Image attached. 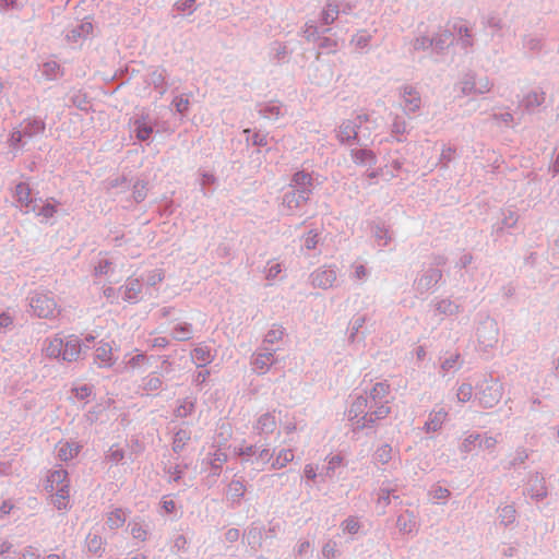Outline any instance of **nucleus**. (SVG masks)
I'll return each mask as SVG.
<instances>
[{"mask_svg":"<svg viewBox=\"0 0 559 559\" xmlns=\"http://www.w3.org/2000/svg\"><path fill=\"white\" fill-rule=\"evenodd\" d=\"M174 105L179 112H185L189 107V100L183 97H178L175 99Z\"/></svg>","mask_w":559,"mask_h":559,"instance_id":"59","label":"nucleus"},{"mask_svg":"<svg viewBox=\"0 0 559 559\" xmlns=\"http://www.w3.org/2000/svg\"><path fill=\"white\" fill-rule=\"evenodd\" d=\"M246 492L245 484L239 479H233L227 489V493L233 501L239 502Z\"/></svg>","mask_w":559,"mask_h":559,"instance_id":"27","label":"nucleus"},{"mask_svg":"<svg viewBox=\"0 0 559 559\" xmlns=\"http://www.w3.org/2000/svg\"><path fill=\"white\" fill-rule=\"evenodd\" d=\"M499 522L504 527H508L516 521V509L513 504L500 506L497 509Z\"/></svg>","mask_w":559,"mask_h":559,"instance_id":"19","label":"nucleus"},{"mask_svg":"<svg viewBox=\"0 0 559 559\" xmlns=\"http://www.w3.org/2000/svg\"><path fill=\"white\" fill-rule=\"evenodd\" d=\"M528 451L525 448H518L510 461V466L515 467L523 464L528 459Z\"/></svg>","mask_w":559,"mask_h":559,"instance_id":"42","label":"nucleus"},{"mask_svg":"<svg viewBox=\"0 0 559 559\" xmlns=\"http://www.w3.org/2000/svg\"><path fill=\"white\" fill-rule=\"evenodd\" d=\"M188 540L183 535H178L174 540V548L177 551H185L187 549Z\"/></svg>","mask_w":559,"mask_h":559,"instance_id":"55","label":"nucleus"},{"mask_svg":"<svg viewBox=\"0 0 559 559\" xmlns=\"http://www.w3.org/2000/svg\"><path fill=\"white\" fill-rule=\"evenodd\" d=\"M163 386V381L160 377L155 373H151L143 379L142 388L146 392H155L160 390Z\"/></svg>","mask_w":559,"mask_h":559,"instance_id":"33","label":"nucleus"},{"mask_svg":"<svg viewBox=\"0 0 559 559\" xmlns=\"http://www.w3.org/2000/svg\"><path fill=\"white\" fill-rule=\"evenodd\" d=\"M342 531L344 533L355 535L359 532L361 524L355 516H348L341 523Z\"/></svg>","mask_w":559,"mask_h":559,"instance_id":"35","label":"nucleus"},{"mask_svg":"<svg viewBox=\"0 0 559 559\" xmlns=\"http://www.w3.org/2000/svg\"><path fill=\"white\" fill-rule=\"evenodd\" d=\"M13 545L11 542L4 539V540H1L0 542V556L4 555V554H8L9 551H11Z\"/></svg>","mask_w":559,"mask_h":559,"instance_id":"64","label":"nucleus"},{"mask_svg":"<svg viewBox=\"0 0 559 559\" xmlns=\"http://www.w3.org/2000/svg\"><path fill=\"white\" fill-rule=\"evenodd\" d=\"M403 97L405 99V108L409 111H416L420 106V97L412 87L403 88Z\"/></svg>","mask_w":559,"mask_h":559,"instance_id":"23","label":"nucleus"},{"mask_svg":"<svg viewBox=\"0 0 559 559\" xmlns=\"http://www.w3.org/2000/svg\"><path fill=\"white\" fill-rule=\"evenodd\" d=\"M85 544L90 552L98 555L102 554L104 540L99 535L90 533L86 536Z\"/></svg>","mask_w":559,"mask_h":559,"instance_id":"31","label":"nucleus"},{"mask_svg":"<svg viewBox=\"0 0 559 559\" xmlns=\"http://www.w3.org/2000/svg\"><path fill=\"white\" fill-rule=\"evenodd\" d=\"M94 360L99 368H110L115 364L111 346L108 343L98 345Z\"/></svg>","mask_w":559,"mask_h":559,"instance_id":"14","label":"nucleus"},{"mask_svg":"<svg viewBox=\"0 0 559 559\" xmlns=\"http://www.w3.org/2000/svg\"><path fill=\"white\" fill-rule=\"evenodd\" d=\"M390 394V384L386 382H377L366 397L370 400V403H377L378 405H388V396Z\"/></svg>","mask_w":559,"mask_h":559,"instance_id":"12","label":"nucleus"},{"mask_svg":"<svg viewBox=\"0 0 559 559\" xmlns=\"http://www.w3.org/2000/svg\"><path fill=\"white\" fill-rule=\"evenodd\" d=\"M293 182L297 187H302V190L294 191L286 195L285 201L289 209H297L301 203H306L309 199L310 187L312 186V177L305 171H297L293 177Z\"/></svg>","mask_w":559,"mask_h":559,"instance_id":"4","label":"nucleus"},{"mask_svg":"<svg viewBox=\"0 0 559 559\" xmlns=\"http://www.w3.org/2000/svg\"><path fill=\"white\" fill-rule=\"evenodd\" d=\"M304 475L309 480H314L318 477V466L313 464H306L304 467Z\"/></svg>","mask_w":559,"mask_h":559,"instance_id":"52","label":"nucleus"},{"mask_svg":"<svg viewBox=\"0 0 559 559\" xmlns=\"http://www.w3.org/2000/svg\"><path fill=\"white\" fill-rule=\"evenodd\" d=\"M194 409V403L188 399L183 400L176 409V416L187 417Z\"/></svg>","mask_w":559,"mask_h":559,"instance_id":"44","label":"nucleus"},{"mask_svg":"<svg viewBox=\"0 0 559 559\" xmlns=\"http://www.w3.org/2000/svg\"><path fill=\"white\" fill-rule=\"evenodd\" d=\"M475 400L481 408H492L499 404L503 394L504 388L498 380H484L476 386Z\"/></svg>","mask_w":559,"mask_h":559,"instance_id":"3","label":"nucleus"},{"mask_svg":"<svg viewBox=\"0 0 559 559\" xmlns=\"http://www.w3.org/2000/svg\"><path fill=\"white\" fill-rule=\"evenodd\" d=\"M310 548H311V545H310V542L308 540H300L297 545V547L295 548V556L296 557H305V556H308L310 554Z\"/></svg>","mask_w":559,"mask_h":559,"instance_id":"48","label":"nucleus"},{"mask_svg":"<svg viewBox=\"0 0 559 559\" xmlns=\"http://www.w3.org/2000/svg\"><path fill=\"white\" fill-rule=\"evenodd\" d=\"M393 448L389 443L381 444L373 453L376 463L388 464L393 459Z\"/></svg>","mask_w":559,"mask_h":559,"instance_id":"24","label":"nucleus"},{"mask_svg":"<svg viewBox=\"0 0 559 559\" xmlns=\"http://www.w3.org/2000/svg\"><path fill=\"white\" fill-rule=\"evenodd\" d=\"M530 481L531 486L528 493L531 498L535 501L544 500L548 495L545 478L540 475V473L535 472L531 475Z\"/></svg>","mask_w":559,"mask_h":559,"instance_id":"11","label":"nucleus"},{"mask_svg":"<svg viewBox=\"0 0 559 559\" xmlns=\"http://www.w3.org/2000/svg\"><path fill=\"white\" fill-rule=\"evenodd\" d=\"M152 348H164L168 345V340L164 336L155 337L148 341Z\"/></svg>","mask_w":559,"mask_h":559,"instance_id":"58","label":"nucleus"},{"mask_svg":"<svg viewBox=\"0 0 559 559\" xmlns=\"http://www.w3.org/2000/svg\"><path fill=\"white\" fill-rule=\"evenodd\" d=\"M459 359H460V355L459 354H453L451 355L449 358H447L442 365H441V369L444 371V372H449L451 370H455L459 368Z\"/></svg>","mask_w":559,"mask_h":559,"instance_id":"46","label":"nucleus"},{"mask_svg":"<svg viewBox=\"0 0 559 559\" xmlns=\"http://www.w3.org/2000/svg\"><path fill=\"white\" fill-rule=\"evenodd\" d=\"M123 451L120 449H110L109 457L112 462H119L123 459Z\"/></svg>","mask_w":559,"mask_h":559,"instance_id":"63","label":"nucleus"},{"mask_svg":"<svg viewBox=\"0 0 559 559\" xmlns=\"http://www.w3.org/2000/svg\"><path fill=\"white\" fill-rule=\"evenodd\" d=\"M277 427L276 411L262 414L255 421L253 428L259 435H270Z\"/></svg>","mask_w":559,"mask_h":559,"instance_id":"10","label":"nucleus"},{"mask_svg":"<svg viewBox=\"0 0 559 559\" xmlns=\"http://www.w3.org/2000/svg\"><path fill=\"white\" fill-rule=\"evenodd\" d=\"M392 490L381 487L378 491L377 506L384 512L386 507L390 506L391 499L400 500L397 495H391Z\"/></svg>","mask_w":559,"mask_h":559,"instance_id":"30","label":"nucleus"},{"mask_svg":"<svg viewBox=\"0 0 559 559\" xmlns=\"http://www.w3.org/2000/svg\"><path fill=\"white\" fill-rule=\"evenodd\" d=\"M146 360V356L144 354H136L135 356L131 357L128 361V366L131 368L138 367L141 362Z\"/></svg>","mask_w":559,"mask_h":559,"instance_id":"60","label":"nucleus"},{"mask_svg":"<svg viewBox=\"0 0 559 559\" xmlns=\"http://www.w3.org/2000/svg\"><path fill=\"white\" fill-rule=\"evenodd\" d=\"M484 329H489L490 336L487 340H483V334L479 329L478 330L479 343L484 344L485 347H491L493 345V343L497 341V333H496L495 324L492 322H486V325L484 326Z\"/></svg>","mask_w":559,"mask_h":559,"instance_id":"40","label":"nucleus"},{"mask_svg":"<svg viewBox=\"0 0 559 559\" xmlns=\"http://www.w3.org/2000/svg\"><path fill=\"white\" fill-rule=\"evenodd\" d=\"M191 359L197 367H205L214 359L211 349L205 345H200L191 352Z\"/></svg>","mask_w":559,"mask_h":559,"instance_id":"17","label":"nucleus"},{"mask_svg":"<svg viewBox=\"0 0 559 559\" xmlns=\"http://www.w3.org/2000/svg\"><path fill=\"white\" fill-rule=\"evenodd\" d=\"M162 508L166 513H173L176 510V503L170 499L163 498Z\"/></svg>","mask_w":559,"mask_h":559,"instance_id":"62","label":"nucleus"},{"mask_svg":"<svg viewBox=\"0 0 559 559\" xmlns=\"http://www.w3.org/2000/svg\"><path fill=\"white\" fill-rule=\"evenodd\" d=\"M335 545L331 542L326 543L323 547H322V555L326 558V559H333L335 557Z\"/></svg>","mask_w":559,"mask_h":559,"instance_id":"56","label":"nucleus"},{"mask_svg":"<svg viewBox=\"0 0 559 559\" xmlns=\"http://www.w3.org/2000/svg\"><path fill=\"white\" fill-rule=\"evenodd\" d=\"M57 452L61 461H69L79 454L80 445L76 442H60Z\"/></svg>","mask_w":559,"mask_h":559,"instance_id":"20","label":"nucleus"},{"mask_svg":"<svg viewBox=\"0 0 559 559\" xmlns=\"http://www.w3.org/2000/svg\"><path fill=\"white\" fill-rule=\"evenodd\" d=\"M365 318L359 317L352 325V332L349 338L354 340L355 335L358 333V330L364 325Z\"/></svg>","mask_w":559,"mask_h":559,"instance_id":"61","label":"nucleus"},{"mask_svg":"<svg viewBox=\"0 0 559 559\" xmlns=\"http://www.w3.org/2000/svg\"><path fill=\"white\" fill-rule=\"evenodd\" d=\"M128 513L129 512L122 508H115L106 513V525L110 531H117L124 525Z\"/></svg>","mask_w":559,"mask_h":559,"instance_id":"16","label":"nucleus"},{"mask_svg":"<svg viewBox=\"0 0 559 559\" xmlns=\"http://www.w3.org/2000/svg\"><path fill=\"white\" fill-rule=\"evenodd\" d=\"M127 530L130 532L133 539L142 543L147 540L151 532L150 524L141 516H135L130 520Z\"/></svg>","mask_w":559,"mask_h":559,"instance_id":"9","label":"nucleus"},{"mask_svg":"<svg viewBox=\"0 0 559 559\" xmlns=\"http://www.w3.org/2000/svg\"><path fill=\"white\" fill-rule=\"evenodd\" d=\"M153 132L152 127L147 126L145 122L136 121L135 133L136 138L141 141L147 140Z\"/></svg>","mask_w":559,"mask_h":559,"instance_id":"43","label":"nucleus"},{"mask_svg":"<svg viewBox=\"0 0 559 559\" xmlns=\"http://www.w3.org/2000/svg\"><path fill=\"white\" fill-rule=\"evenodd\" d=\"M186 468H187V465H179V464L171 467L168 472L170 474V479L173 481H178L182 477Z\"/></svg>","mask_w":559,"mask_h":559,"instance_id":"51","label":"nucleus"},{"mask_svg":"<svg viewBox=\"0 0 559 559\" xmlns=\"http://www.w3.org/2000/svg\"><path fill=\"white\" fill-rule=\"evenodd\" d=\"M19 559H39V555L33 547L28 546L21 552Z\"/></svg>","mask_w":559,"mask_h":559,"instance_id":"57","label":"nucleus"},{"mask_svg":"<svg viewBox=\"0 0 559 559\" xmlns=\"http://www.w3.org/2000/svg\"><path fill=\"white\" fill-rule=\"evenodd\" d=\"M69 498H70L69 489H66V490L59 489L52 496V503L58 510L66 511L69 509Z\"/></svg>","mask_w":559,"mask_h":559,"instance_id":"29","label":"nucleus"},{"mask_svg":"<svg viewBox=\"0 0 559 559\" xmlns=\"http://www.w3.org/2000/svg\"><path fill=\"white\" fill-rule=\"evenodd\" d=\"M293 451L290 449H283L277 453L271 466L273 469H281L285 467L288 463L293 462Z\"/></svg>","mask_w":559,"mask_h":559,"instance_id":"28","label":"nucleus"},{"mask_svg":"<svg viewBox=\"0 0 559 559\" xmlns=\"http://www.w3.org/2000/svg\"><path fill=\"white\" fill-rule=\"evenodd\" d=\"M239 537H240V532L238 528H235V527L227 530V532L225 533V540L230 544L236 543L239 539Z\"/></svg>","mask_w":559,"mask_h":559,"instance_id":"54","label":"nucleus"},{"mask_svg":"<svg viewBox=\"0 0 559 559\" xmlns=\"http://www.w3.org/2000/svg\"><path fill=\"white\" fill-rule=\"evenodd\" d=\"M56 212H57L56 205L50 202H46L41 206V209L39 210L37 215L43 216L44 218H50L56 214Z\"/></svg>","mask_w":559,"mask_h":559,"instance_id":"47","label":"nucleus"},{"mask_svg":"<svg viewBox=\"0 0 559 559\" xmlns=\"http://www.w3.org/2000/svg\"><path fill=\"white\" fill-rule=\"evenodd\" d=\"M140 293V284L138 280L130 281L126 286L124 296L128 299H134Z\"/></svg>","mask_w":559,"mask_h":559,"instance_id":"45","label":"nucleus"},{"mask_svg":"<svg viewBox=\"0 0 559 559\" xmlns=\"http://www.w3.org/2000/svg\"><path fill=\"white\" fill-rule=\"evenodd\" d=\"M235 454L242 456L243 465L248 463L255 464L257 471H262L273 456L269 448L260 449L257 445L235 448Z\"/></svg>","mask_w":559,"mask_h":559,"instance_id":"5","label":"nucleus"},{"mask_svg":"<svg viewBox=\"0 0 559 559\" xmlns=\"http://www.w3.org/2000/svg\"><path fill=\"white\" fill-rule=\"evenodd\" d=\"M451 492L448 488L442 486H435L429 491V496L431 497L432 501L438 503L440 501L445 502L448 498L450 497Z\"/></svg>","mask_w":559,"mask_h":559,"instance_id":"36","label":"nucleus"},{"mask_svg":"<svg viewBox=\"0 0 559 559\" xmlns=\"http://www.w3.org/2000/svg\"><path fill=\"white\" fill-rule=\"evenodd\" d=\"M478 448L483 450L493 451L498 440L496 437L489 436L487 433H478Z\"/></svg>","mask_w":559,"mask_h":559,"instance_id":"38","label":"nucleus"},{"mask_svg":"<svg viewBox=\"0 0 559 559\" xmlns=\"http://www.w3.org/2000/svg\"><path fill=\"white\" fill-rule=\"evenodd\" d=\"M31 306L34 309V311L39 312H52L55 310V302L44 295L38 296L36 298H32Z\"/></svg>","mask_w":559,"mask_h":559,"instance_id":"25","label":"nucleus"},{"mask_svg":"<svg viewBox=\"0 0 559 559\" xmlns=\"http://www.w3.org/2000/svg\"><path fill=\"white\" fill-rule=\"evenodd\" d=\"M343 459L340 455H333L328 459L326 475L333 472L336 467L342 464Z\"/></svg>","mask_w":559,"mask_h":559,"instance_id":"53","label":"nucleus"},{"mask_svg":"<svg viewBox=\"0 0 559 559\" xmlns=\"http://www.w3.org/2000/svg\"><path fill=\"white\" fill-rule=\"evenodd\" d=\"M284 335V329L281 325H273L265 334L264 342L273 344L282 340Z\"/></svg>","mask_w":559,"mask_h":559,"instance_id":"41","label":"nucleus"},{"mask_svg":"<svg viewBox=\"0 0 559 559\" xmlns=\"http://www.w3.org/2000/svg\"><path fill=\"white\" fill-rule=\"evenodd\" d=\"M447 417L448 413L444 409L430 413L428 420L425 423L424 429L427 432H436L440 430Z\"/></svg>","mask_w":559,"mask_h":559,"instance_id":"18","label":"nucleus"},{"mask_svg":"<svg viewBox=\"0 0 559 559\" xmlns=\"http://www.w3.org/2000/svg\"><path fill=\"white\" fill-rule=\"evenodd\" d=\"M262 531L263 527L261 525H257L255 523L251 524L247 532V539L248 543L251 544H258L261 546V539H262Z\"/></svg>","mask_w":559,"mask_h":559,"instance_id":"37","label":"nucleus"},{"mask_svg":"<svg viewBox=\"0 0 559 559\" xmlns=\"http://www.w3.org/2000/svg\"><path fill=\"white\" fill-rule=\"evenodd\" d=\"M319 242V235L314 231H309L305 237V247L309 250L314 249Z\"/></svg>","mask_w":559,"mask_h":559,"instance_id":"49","label":"nucleus"},{"mask_svg":"<svg viewBox=\"0 0 559 559\" xmlns=\"http://www.w3.org/2000/svg\"><path fill=\"white\" fill-rule=\"evenodd\" d=\"M13 197L15 198L16 205L28 212L33 209L32 189L27 182H19L14 187Z\"/></svg>","mask_w":559,"mask_h":559,"instance_id":"8","label":"nucleus"},{"mask_svg":"<svg viewBox=\"0 0 559 559\" xmlns=\"http://www.w3.org/2000/svg\"><path fill=\"white\" fill-rule=\"evenodd\" d=\"M336 281V272L332 269H321L313 273V285L323 289L331 287Z\"/></svg>","mask_w":559,"mask_h":559,"instance_id":"15","label":"nucleus"},{"mask_svg":"<svg viewBox=\"0 0 559 559\" xmlns=\"http://www.w3.org/2000/svg\"><path fill=\"white\" fill-rule=\"evenodd\" d=\"M396 527L401 534L416 535L419 531V524L415 513L411 510L401 513L396 519Z\"/></svg>","mask_w":559,"mask_h":559,"instance_id":"7","label":"nucleus"},{"mask_svg":"<svg viewBox=\"0 0 559 559\" xmlns=\"http://www.w3.org/2000/svg\"><path fill=\"white\" fill-rule=\"evenodd\" d=\"M473 395V386L469 383H462L456 392L457 401L461 403L469 402Z\"/></svg>","mask_w":559,"mask_h":559,"instance_id":"39","label":"nucleus"},{"mask_svg":"<svg viewBox=\"0 0 559 559\" xmlns=\"http://www.w3.org/2000/svg\"><path fill=\"white\" fill-rule=\"evenodd\" d=\"M357 136L356 124L352 121H345L340 126L337 138L341 143L349 144Z\"/></svg>","mask_w":559,"mask_h":559,"instance_id":"21","label":"nucleus"},{"mask_svg":"<svg viewBox=\"0 0 559 559\" xmlns=\"http://www.w3.org/2000/svg\"><path fill=\"white\" fill-rule=\"evenodd\" d=\"M389 405H378L370 403L366 396H357L348 411V419L352 421L355 430L373 428L380 420L390 414Z\"/></svg>","mask_w":559,"mask_h":559,"instance_id":"1","label":"nucleus"},{"mask_svg":"<svg viewBox=\"0 0 559 559\" xmlns=\"http://www.w3.org/2000/svg\"><path fill=\"white\" fill-rule=\"evenodd\" d=\"M228 456L226 452L221 449H216L213 453H210L209 464L212 468L213 475H218L223 464L227 461Z\"/></svg>","mask_w":559,"mask_h":559,"instance_id":"22","label":"nucleus"},{"mask_svg":"<svg viewBox=\"0 0 559 559\" xmlns=\"http://www.w3.org/2000/svg\"><path fill=\"white\" fill-rule=\"evenodd\" d=\"M47 486L51 490L69 489L70 480L68 478V472L64 468L52 471L47 477Z\"/></svg>","mask_w":559,"mask_h":559,"instance_id":"13","label":"nucleus"},{"mask_svg":"<svg viewBox=\"0 0 559 559\" xmlns=\"http://www.w3.org/2000/svg\"><path fill=\"white\" fill-rule=\"evenodd\" d=\"M478 439L479 438L477 432L466 435L459 447L460 452L464 455L473 452L476 448H478Z\"/></svg>","mask_w":559,"mask_h":559,"instance_id":"26","label":"nucleus"},{"mask_svg":"<svg viewBox=\"0 0 559 559\" xmlns=\"http://www.w3.org/2000/svg\"><path fill=\"white\" fill-rule=\"evenodd\" d=\"M173 337L178 341H187L192 337V329L188 323H179L173 329Z\"/></svg>","mask_w":559,"mask_h":559,"instance_id":"32","label":"nucleus"},{"mask_svg":"<svg viewBox=\"0 0 559 559\" xmlns=\"http://www.w3.org/2000/svg\"><path fill=\"white\" fill-rule=\"evenodd\" d=\"M94 341V336L90 335L85 337V343L82 344L78 336H55L52 337L45 347L46 356L49 358L72 362L80 358L83 348H88L87 343Z\"/></svg>","mask_w":559,"mask_h":559,"instance_id":"2","label":"nucleus"},{"mask_svg":"<svg viewBox=\"0 0 559 559\" xmlns=\"http://www.w3.org/2000/svg\"><path fill=\"white\" fill-rule=\"evenodd\" d=\"M74 395L79 400H85L92 394V388L84 384L73 389Z\"/></svg>","mask_w":559,"mask_h":559,"instance_id":"50","label":"nucleus"},{"mask_svg":"<svg viewBox=\"0 0 559 559\" xmlns=\"http://www.w3.org/2000/svg\"><path fill=\"white\" fill-rule=\"evenodd\" d=\"M276 357H275V350L272 349V350H257L252 356H251V367H252V370L259 374V376H262V374H265L270 368L276 362Z\"/></svg>","mask_w":559,"mask_h":559,"instance_id":"6","label":"nucleus"},{"mask_svg":"<svg viewBox=\"0 0 559 559\" xmlns=\"http://www.w3.org/2000/svg\"><path fill=\"white\" fill-rule=\"evenodd\" d=\"M189 440H190V432L188 430L180 429L174 436L173 450L175 452L182 451V449L185 448V445L188 443Z\"/></svg>","mask_w":559,"mask_h":559,"instance_id":"34","label":"nucleus"}]
</instances>
